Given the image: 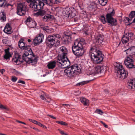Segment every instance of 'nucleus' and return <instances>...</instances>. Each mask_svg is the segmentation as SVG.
Masks as SVG:
<instances>
[{
    "mask_svg": "<svg viewBox=\"0 0 135 135\" xmlns=\"http://www.w3.org/2000/svg\"><path fill=\"white\" fill-rule=\"evenodd\" d=\"M24 40L22 38H21L18 42V46L19 47L21 50H25V52L26 53V55L27 56L31 57H32V56H37L35 55L32 51L30 48V46L27 45L25 42L24 41Z\"/></svg>",
    "mask_w": 135,
    "mask_h": 135,
    "instance_id": "39448f33",
    "label": "nucleus"
},
{
    "mask_svg": "<svg viewBox=\"0 0 135 135\" xmlns=\"http://www.w3.org/2000/svg\"><path fill=\"white\" fill-rule=\"evenodd\" d=\"M5 71V70L4 69H1L0 72L2 74H3Z\"/></svg>",
    "mask_w": 135,
    "mask_h": 135,
    "instance_id": "052dcab7",
    "label": "nucleus"
},
{
    "mask_svg": "<svg viewBox=\"0 0 135 135\" xmlns=\"http://www.w3.org/2000/svg\"><path fill=\"white\" fill-rule=\"evenodd\" d=\"M6 0H4L1 1H0V7H4L6 4Z\"/></svg>",
    "mask_w": 135,
    "mask_h": 135,
    "instance_id": "f704fd0d",
    "label": "nucleus"
},
{
    "mask_svg": "<svg viewBox=\"0 0 135 135\" xmlns=\"http://www.w3.org/2000/svg\"><path fill=\"white\" fill-rule=\"evenodd\" d=\"M90 80H86L83 81L79 82L76 84V85L77 86H82L89 83Z\"/></svg>",
    "mask_w": 135,
    "mask_h": 135,
    "instance_id": "c85d7f7f",
    "label": "nucleus"
},
{
    "mask_svg": "<svg viewBox=\"0 0 135 135\" xmlns=\"http://www.w3.org/2000/svg\"><path fill=\"white\" fill-rule=\"evenodd\" d=\"M71 40L70 39H65L64 40V41L66 43L69 44L71 42Z\"/></svg>",
    "mask_w": 135,
    "mask_h": 135,
    "instance_id": "a19ab883",
    "label": "nucleus"
},
{
    "mask_svg": "<svg viewBox=\"0 0 135 135\" xmlns=\"http://www.w3.org/2000/svg\"><path fill=\"white\" fill-rule=\"evenodd\" d=\"M29 24L31 25V26H30L31 28H34L37 25V23L35 21L33 20H32V21L31 22V23Z\"/></svg>",
    "mask_w": 135,
    "mask_h": 135,
    "instance_id": "2f4dec72",
    "label": "nucleus"
},
{
    "mask_svg": "<svg viewBox=\"0 0 135 135\" xmlns=\"http://www.w3.org/2000/svg\"><path fill=\"white\" fill-rule=\"evenodd\" d=\"M43 29L45 31L47 32H51L50 30L49 29V27L48 26H46V27H44Z\"/></svg>",
    "mask_w": 135,
    "mask_h": 135,
    "instance_id": "58836bf2",
    "label": "nucleus"
},
{
    "mask_svg": "<svg viewBox=\"0 0 135 135\" xmlns=\"http://www.w3.org/2000/svg\"><path fill=\"white\" fill-rule=\"evenodd\" d=\"M52 16L49 14L45 15L42 17V20L44 21H47V20L52 18Z\"/></svg>",
    "mask_w": 135,
    "mask_h": 135,
    "instance_id": "bb28decb",
    "label": "nucleus"
},
{
    "mask_svg": "<svg viewBox=\"0 0 135 135\" xmlns=\"http://www.w3.org/2000/svg\"><path fill=\"white\" fill-rule=\"evenodd\" d=\"M115 11L114 9L110 13H108L106 15L107 21L109 25L111 26H116L117 24V21L116 19L113 16L114 15Z\"/></svg>",
    "mask_w": 135,
    "mask_h": 135,
    "instance_id": "1a4fd4ad",
    "label": "nucleus"
},
{
    "mask_svg": "<svg viewBox=\"0 0 135 135\" xmlns=\"http://www.w3.org/2000/svg\"><path fill=\"white\" fill-rule=\"evenodd\" d=\"M66 39H71V36H68V35H67L66 36Z\"/></svg>",
    "mask_w": 135,
    "mask_h": 135,
    "instance_id": "bf43d9fd",
    "label": "nucleus"
},
{
    "mask_svg": "<svg viewBox=\"0 0 135 135\" xmlns=\"http://www.w3.org/2000/svg\"><path fill=\"white\" fill-rule=\"evenodd\" d=\"M135 82V79L131 78L128 80L127 82V87L129 89H133Z\"/></svg>",
    "mask_w": 135,
    "mask_h": 135,
    "instance_id": "a211bd4d",
    "label": "nucleus"
},
{
    "mask_svg": "<svg viewBox=\"0 0 135 135\" xmlns=\"http://www.w3.org/2000/svg\"><path fill=\"white\" fill-rule=\"evenodd\" d=\"M33 20V19L31 18L30 17H29L27 18L25 21V22H26V24L28 25L29 24L31 23V22L32 21V20Z\"/></svg>",
    "mask_w": 135,
    "mask_h": 135,
    "instance_id": "7c9ffc66",
    "label": "nucleus"
},
{
    "mask_svg": "<svg viewBox=\"0 0 135 135\" xmlns=\"http://www.w3.org/2000/svg\"><path fill=\"white\" fill-rule=\"evenodd\" d=\"M128 38L125 35H124L122 39V43L124 44H126L127 43L129 40Z\"/></svg>",
    "mask_w": 135,
    "mask_h": 135,
    "instance_id": "a878e982",
    "label": "nucleus"
},
{
    "mask_svg": "<svg viewBox=\"0 0 135 135\" xmlns=\"http://www.w3.org/2000/svg\"><path fill=\"white\" fill-rule=\"evenodd\" d=\"M116 75L118 77L123 79L127 78L128 75V72L123 68L117 72Z\"/></svg>",
    "mask_w": 135,
    "mask_h": 135,
    "instance_id": "ddd939ff",
    "label": "nucleus"
},
{
    "mask_svg": "<svg viewBox=\"0 0 135 135\" xmlns=\"http://www.w3.org/2000/svg\"><path fill=\"white\" fill-rule=\"evenodd\" d=\"M60 36L58 34L52 35H49L46 38L45 43L46 45L49 47H51L55 43L57 45L60 44Z\"/></svg>",
    "mask_w": 135,
    "mask_h": 135,
    "instance_id": "423d86ee",
    "label": "nucleus"
},
{
    "mask_svg": "<svg viewBox=\"0 0 135 135\" xmlns=\"http://www.w3.org/2000/svg\"><path fill=\"white\" fill-rule=\"evenodd\" d=\"M27 41H28V42H31V40L30 39H28V40Z\"/></svg>",
    "mask_w": 135,
    "mask_h": 135,
    "instance_id": "e2e57ef3",
    "label": "nucleus"
},
{
    "mask_svg": "<svg viewBox=\"0 0 135 135\" xmlns=\"http://www.w3.org/2000/svg\"><path fill=\"white\" fill-rule=\"evenodd\" d=\"M134 61L133 57L131 56H127L124 61V64L126 67L131 69H135V65L133 64Z\"/></svg>",
    "mask_w": 135,
    "mask_h": 135,
    "instance_id": "f8f14e48",
    "label": "nucleus"
},
{
    "mask_svg": "<svg viewBox=\"0 0 135 135\" xmlns=\"http://www.w3.org/2000/svg\"><path fill=\"white\" fill-rule=\"evenodd\" d=\"M55 0H48L47 5H50L51 3L53 4V3H56V2H55L54 1Z\"/></svg>",
    "mask_w": 135,
    "mask_h": 135,
    "instance_id": "ea45409f",
    "label": "nucleus"
},
{
    "mask_svg": "<svg viewBox=\"0 0 135 135\" xmlns=\"http://www.w3.org/2000/svg\"><path fill=\"white\" fill-rule=\"evenodd\" d=\"M99 3L102 6H105L108 2V0H98Z\"/></svg>",
    "mask_w": 135,
    "mask_h": 135,
    "instance_id": "c756f323",
    "label": "nucleus"
},
{
    "mask_svg": "<svg viewBox=\"0 0 135 135\" xmlns=\"http://www.w3.org/2000/svg\"><path fill=\"white\" fill-rule=\"evenodd\" d=\"M35 13V15L37 16H42L45 15L46 13V11L43 10H40Z\"/></svg>",
    "mask_w": 135,
    "mask_h": 135,
    "instance_id": "5701e85b",
    "label": "nucleus"
},
{
    "mask_svg": "<svg viewBox=\"0 0 135 135\" xmlns=\"http://www.w3.org/2000/svg\"><path fill=\"white\" fill-rule=\"evenodd\" d=\"M56 122L58 124H60L62 125L67 126L68 125V124L66 122H63L62 121H56Z\"/></svg>",
    "mask_w": 135,
    "mask_h": 135,
    "instance_id": "72a5a7b5",
    "label": "nucleus"
},
{
    "mask_svg": "<svg viewBox=\"0 0 135 135\" xmlns=\"http://www.w3.org/2000/svg\"><path fill=\"white\" fill-rule=\"evenodd\" d=\"M135 15V11H132L131 12L129 15V17L130 18H133Z\"/></svg>",
    "mask_w": 135,
    "mask_h": 135,
    "instance_id": "c9c22d12",
    "label": "nucleus"
},
{
    "mask_svg": "<svg viewBox=\"0 0 135 135\" xmlns=\"http://www.w3.org/2000/svg\"><path fill=\"white\" fill-rule=\"evenodd\" d=\"M80 71V69L78 65L74 64L65 69L64 73L65 75L70 78L79 74Z\"/></svg>",
    "mask_w": 135,
    "mask_h": 135,
    "instance_id": "20e7f679",
    "label": "nucleus"
},
{
    "mask_svg": "<svg viewBox=\"0 0 135 135\" xmlns=\"http://www.w3.org/2000/svg\"><path fill=\"white\" fill-rule=\"evenodd\" d=\"M62 13L64 16L71 19L76 15V11L74 8H66L64 9Z\"/></svg>",
    "mask_w": 135,
    "mask_h": 135,
    "instance_id": "9d476101",
    "label": "nucleus"
},
{
    "mask_svg": "<svg viewBox=\"0 0 135 135\" xmlns=\"http://www.w3.org/2000/svg\"><path fill=\"white\" fill-rule=\"evenodd\" d=\"M11 28H4L3 31L6 33L8 34L11 33L12 32L11 30Z\"/></svg>",
    "mask_w": 135,
    "mask_h": 135,
    "instance_id": "473e14b6",
    "label": "nucleus"
},
{
    "mask_svg": "<svg viewBox=\"0 0 135 135\" xmlns=\"http://www.w3.org/2000/svg\"><path fill=\"white\" fill-rule=\"evenodd\" d=\"M0 20L2 22L6 20V16L3 12L0 13Z\"/></svg>",
    "mask_w": 135,
    "mask_h": 135,
    "instance_id": "b1692460",
    "label": "nucleus"
},
{
    "mask_svg": "<svg viewBox=\"0 0 135 135\" xmlns=\"http://www.w3.org/2000/svg\"><path fill=\"white\" fill-rule=\"evenodd\" d=\"M37 124L40 126L41 127V126H43L42 124H41L40 123L38 122H37Z\"/></svg>",
    "mask_w": 135,
    "mask_h": 135,
    "instance_id": "4d7b16f0",
    "label": "nucleus"
},
{
    "mask_svg": "<svg viewBox=\"0 0 135 135\" xmlns=\"http://www.w3.org/2000/svg\"><path fill=\"white\" fill-rule=\"evenodd\" d=\"M44 39V36L42 33H40L37 37H35L33 41V43L34 45L39 44L42 42Z\"/></svg>",
    "mask_w": 135,
    "mask_h": 135,
    "instance_id": "4468645a",
    "label": "nucleus"
},
{
    "mask_svg": "<svg viewBox=\"0 0 135 135\" xmlns=\"http://www.w3.org/2000/svg\"><path fill=\"white\" fill-rule=\"evenodd\" d=\"M41 127H43L44 128H47V127H46V126H45V125H43L42 126H41Z\"/></svg>",
    "mask_w": 135,
    "mask_h": 135,
    "instance_id": "680f3d73",
    "label": "nucleus"
},
{
    "mask_svg": "<svg viewBox=\"0 0 135 135\" xmlns=\"http://www.w3.org/2000/svg\"><path fill=\"white\" fill-rule=\"evenodd\" d=\"M17 122H18L19 123H22V124H23L25 125L26 124V123H25L24 122H22V121H19V120H17Z\"/></svg>",
    "mask_w": 135,
    "mask_h": 135,
    "instance_id": "13d9d810",
    "label": "nucleus"
},
{
    "mask_svg": "<svg viewBox=\"0 0 135 135\" xmlns=\"http://www.w3.org/2000/svg\"><path fill=\"white\" fill-rule=\"evenodd\" d=\"M114 69L117 71V73L120 70L123 69V67L121 64H119L117 62L114 64Z\"/></svg>",
    "mask_w": 135,
    "mask_h": 135,
    "instance_id": "aec40b11",
    "label": "nucleus"
},
{
    "mask_svg": "<svg viewBox=\"0 0 135 135\" xmlns=\"http://www.w3.org/2000/svg\"><path fill=\"white\" fill-rule=\"evenodd\" d=\"M17 83H21V84H25V82L21 80H18V81Z\"/></svg>",
    "mask_w": 135,
    "mask_h": 135,
    "instance_id": "49530a36",
    "label": "nucleus"
},
{
    "mask_svg": "<svg viewBox=\"0 0 135 135\" xmlns=\"http://www.w3.org/2000/svg\"><path fill=\"white\" fill-rule=\"evenodd\" d=\"M9 48L5 50V54L4 56V58L6 60H9L10 58L11 57V55L9 52Z\"/></svg>",
    "mask_w": 135,
    "mask_h": 135,
    "instance_id": "412c9836",
    "label": "nucleus"
},
{
    "mask_svg": "<svg viewBox=\"0 0 135 135\" xmlns=\"http://www.w3.org/2000/svg\"><path fill=\"white\" fill-rule=\"evenodd\" d=\"M133 89H135V83H134V86H133Z\"/></svg>",
    "mask_w": 135,
    "mask_h": 135,
    "instance_id": "0e129e2a",
    "label": "nucleus"
},
{
    "mask_svg": "<svg viewBox=\"0 0 135 135\" xmlns=\"http://www.w3.org/2000/svg\"><path fill=\"white\" fill-rule=\"evenodd\" d=\"M126 20L128 21L129 19V18L127 17H126Z\"/></svg>",
    "mask_w": 135,
    "mask_h": 135,
    "instance_id": "69168bd1",
    "label": "nucleus"
},
{
    "mask_svg": "<svg viewBox=\"0 0 135 135\" xmlns=\"http://www.w3.org/2000/svg\"><path fill=\"white\" fill-rule=\"evenodd\" d=\"M80 101L84 106H88L89 103V100L86 98L82 97L80 98Z\"/></svg>",
    "mask_w": 135,
    "mask_h": 135,
    "instance_id": "4be33fe9",
    "label": "nucleus"
},
{
    "mask_svg": "<svg viewBox=\"0 0 135 135\" xmlns=\"http://www.w3.org/2000/svg\"><path fill=\"white\" fill-rule=\"evenodd\" d=\"M104 37L101 35H99L97 36V40L98 42L100 43L102 42L104 39Z\"/></svg>",
    "mask_w": 135,
    "mask_h": 135,
    "instance_id": "cd10ccee",
    "label": "nucleus"
},
{
    "mask_svg": "<svg viewBox=\"0 0 135 135\" xmlns=\"http://www.w3.org/2000/svg\"><path fill=\"white\" fill-rule=\"evenodd\" d=\"M102 122V123L103 124V125H104V126L105 128H108V126L105 123H104V122Z\"/></svg>",
    "mask_w": 135,
    "mask_h": 135,
    "instance_id": "6e6d98bb",
    "label": "nucleus"
},
{
    "mask_svg": "<svg viewBox=\"0 0 135 135\" xmlns=\"http://www.w3.org/2000/svg\"><path fill=\"white\" fill-rule=\"evenodd\" d=\"M0 108L1 109H4L6 110H8V109L7 107L4 106L2 104H0Z\"/></svg>",
    "mask_w": 135,
    "mask_h": 135,
    "instance_id": "37998d69",
    "label": "nucleus"
},
{
    "mask_svg": "<svg viewBox=\"0 0 135 135\" xmlns=\"http://www.w3.org/2000/svg\"><path fill=\"white\" fill-rule=\"evenodd\" d=\"M127 55H135V46H132L124 51Z\"/></svg>",
    "mask_w": 135,
    "mask_h": 135,
    "instance_id": "2eb2a0df",
    "label": "nucleus"
},
{
    "mask_svg": "<svg viewBox=\"0 0 135 135\" xmlns=\"http://www.w3.org/2000/svg\"><path fill=\"white\" fill-rule=\"evenodd\" d=\"M27 1L28 3L31 2L30 7L35 11L42 9L45 5L44 3L40 0H27Z\"/></svg>",
    "mask_w": 135,
    "mask_h": 135,
    "instance_id": "0eeeda50",
    "label": "nucleus"
},
{
    "mask_svg": "<svg viewBox=\"0 0 135 135\" xmlns=\"http://www.w3.org/2000/svg\"><path fill=\"white\" fill-rule=\"evenodd\" d=\"M84 41L80 40L79 41L76 40L73 46H72V51L76 57L79 58L82 56L85 52L83 45Z\"/></svg>",
    "mask_w": 135,
    "mask_h": 135,
    "instance_id": "7ed1b4c3",
    "label": "nucleus"
},
{
    "mask_svg": "<svg viewBox=\"0 0 135 135\" xmlns=\"http://www.w3.org/2000/svg\"><path fill=\"white\" fill-rule=\"evenodd\" d=\"M106 69V66H98L95 68L94 72L96 74L100 73Z\"/></svg>",
    "mask_w": 135,
    "mask_h": 135,
    "instance_id": "f3484780",
    "label": "nucleus"
},
{
    "mask_svg": "<svg viewBox=\"0 0 135 135\" xmlns=\"http://www.w3.org/2000/svg\"><path fill=\"white\" fill-rule=\"evenodd\" d=\"M40 98L41 99H42L43 100H46V99L44 97V95H41L40 96Z\"/></svg>",
    "mask_w": 135,
    "mask_h": 135,
    "instance_id": "09e8293b",
    "label": "nucleus"
},
{
    "mask_svg": "<svg viewBox=\"0 0 135 135\" xmlns=\"http://www.w3.org/2000/svg\"><path fill=\"white\" fill-rule=\"evenodd\" d=\"M56 64H57V61H50L47 63V66L49 69H53L55 67Z\"/></svg>",
    "mask_w": 135,
    "mask_h": 135,
    "instance_id": "6ab92c4d",
    "label": "nucleus"
},
{
    "mask_svg": "<svg viewBox=\"0 0 135 135\" xmlns=\"http://www.w3.org/2000/svg\"><path fill=\"white\" fill-rule=\"evenodd\" d=\"M14 73L16 75H18L21 74V73L19 72L16 70L15 69H14Z\"/></svg>",
    "mask_w": 135,
    "mask_h": 135,
    "instance_id": "79ce46f5",
    "label": "nucleus"
},
{
    "mask_svg": "<svg viewBox=\"0 0 135 135\" xmlns=\"http://www.w3.org/2000/svg\"><path fill=\"white\" fill-rule=\"evenodd\" d=\"M60 134L62 135H68L67 133H64L63 131H61L60 129H59Z\"/></svg>",
    "mask_w": 135,
    "mask_h": 135,
    "instance_id": "c03bdc74",
    "label": "nucleus"
},
{
    "mask_svg": "<svg viewBox=\"0 0 135 135\" xmlns=\"http://www.w3.org/2000/svg\"><path fill=\"white\" fill-rule=\"evenodd\" d=\"M62 105H65L66 107L68 108H69L70 107V105L69 104H62Z\"/></svg>",
    "mask_w": 135,
    "mask_h": 135,
    "instance_id": "8fccbe9b",
    "label": "nucleus"
},
{
    "mask_svg": "<svg viewBox=\"0 0 135 135\" xmlns=\"http://www.w3.org/2000/svg\"><path fill=\"white\" fill-rule=\"evenodd\" d=\"M42 1V2H43L44 3H45L47 5V4L48 3V0H41Z\"/></svg>",
    "mask_w": 135,
    "mask_h": 135,
    "instance_id": "864d4df0",
    "label": "nucleus"
},
{
    "mask_svg": "<svg viewBox=\"0 0 135 135\" xmlns=\"http://www.w3.org/2000/svg\"><path fill=\"white\" fill-rule=\"evenodd\" d=\"M17 80V78L15 76H12V80L13 82H16Z\"/></svg>",
    "mask_w": 135,
    "mask_h": 135,
    "instance_id": "a18cd8bd",
    "label": "nucleus"
},
{
    "mask_svg": "<svg viewBox=\"0 0 135 135\" xmlns=\"http://www.w3.org/2000/svg\"><path fill=\"white\" fill-rule=\"evenodd\" d=\"M105 91H107V93H109L107 89L105 90Z\"/></svg>",
    "mask_w": 135,
    "mask_h": 135,
    "instance_id": "774afa93",
    "label": "nucleus"
},
{
    "mask_svg": "<svg viewBox=\"0 0 135 135\" xmlns=\"http://www.w3.org/2000/svg\"><path fill=\"white\" fill-rule=\"evenodd\" d=\"M89 56L94 63L97 64L101 63L104 57V55L102 51L97 49V47L94 46L90 48Z\"/></svg>",
    "mask_w": 135,
    "mask_h": 135,
    "instance_id": "f03ea898",
    "label": "nucleus"
},
{
    "mask_svg": "<svg viewBox=\"0 0 135 135\" xmlns=\"http://www.w3.org/2000/svg\"><path fill=\"white\" fill-rule=\"evenodd\" d=\"M27 10V6L25 3H21L17 6L16 12L18 15L23 16L26 14Z\"/></svg>",
    "mask_w": 135,
    "mask_h": 135,
    "instance_id": "9b49d317",
    "label": "nucleus"
},
{
    "mask_svg": "<svg viewBox=\"0 0 135 135\" xmlns=\"http://www.w3.org/2000/svg\"><path fill=\"white\" fill-rule=\"evenodd\" d=\"M29 120L30 121L32 122L33 123L35 124H37V123L38 122L35 120H32L31 119H30Z\"/></svg>",
    "mask_w": 135,
    "mask_h": 135,
    "instance_id": "de8ad7c7",
    "label": "nucleus"
},
{
    "mask_svg": "<svg viewBox=\"0 0 135 135\" xmlns=\"http://www.w3.org/2000/svg\"><path fill=\"white\" fill-rule=\"evenodd\" d=\"M57 64L61 68H67L70 65V61L67 57L58 56L57 57Z\"/></svg>",
    "mask_w": 135,
    "mask_h": 135,
    "instance_id": "6e6552de",
    "label": "nucleus"
},
{
    "mask_svg": "<svg viewBox=\"0 0 135 135\" xmlns=\"http://www.w3.org/2000/svg\"><path fill=\"white\" fill-rule=\"evenodd\" d=\"M100 19L103 24H105L106 22L105 17L104 16H101Z\"/></svg>",
    "mask_w": 135,
    "mask_h": 135,
    "instance_id": "4c0bfd02",
    "label": "nucleus"
},
{
    "mask_svg": "<svg viewBox=\"0 0 135 135\" xmlns=\"http://www.w3.org/2000/svg\"><path fill=\"white\" fill-rule=\"evenodd\" d=\"M47 116H49L50 118H51L53 119H56V118L55 117H54L53 115H50L49 114H48L47 115Z\"/></svg>",
    "mask_w": 135,
    "mask_h": 135,
    "instance_id": "603ef678",
    "label": "nucleus"
},
{
    "mask_svg": "<svg viewBox=\"0 0 135 135\" xmlns=\"http://www.w3.org/2000/svg\"><path fill=\"white\" fill-rule=\"evenodd\" d=\"M133 22L135 23V18H134V19L133 20Z\"/></svg>",
    "mask_w": 135,
    "mask_h": 135,
    "instance_id": "338daca9",
    "label": "nucleus"
},
{
    "mask_svg": "<svg viewBox=\"0 0 135 135\" xmlns=\"http://www.w3.org/2000/svg\"><path fill=\"white\" fill-rule=\"evenodd\" d=\"M59 53L62 55V57H66L68 54V50L65 46H61L60 47L59 49Z\"/></svg>",
    "mask_w": 135,
    "mask_h": 135,
    "instance_id": "dca6fc26",
    "label": "nucleus"
},
{
    "mask_svg": "<svg viewBox=\"0 0 135 135\" xmlns=\"http://www.w3.org/2000/svg\"><path fill=\"white\" fill-rule=\"evenodd\" d=\"M95 112L100 115H102L103 113V112L100 109H97L95 110Z\"/></svg>",
    "mask_w": 135,
    "mask_h": 135,
    "instance_id": "e433bc0d",
    "label": "nucleus"
},
{
    "mask_svg": "<svg viewBox=\"0 0 135 135\" xmlns=\"http://www.w3.org/2000/svg\"><path fill=\"white\" fill-rule=\"evenodd\" d=\"M26 53H24L22 56L18 53H15L12 59V61L14 63L18 64L20 62L26 61L28 63H36L38 59L37 56H32L31 57L27 56Z\"/></svg>",
    "mask_w": 135,
    "mask_h": 135,
    "instance_id": "f257e3e1",
    "label": "nucleus"
},
{
    "mask_svg": "<svg viewBox=\"0 0 135 135\" xmlns=\"http://www.w3.org/2000/svg\"><path fill=\"white\" fill-rule=\"evenodd\" d=\"M54 2H56V3H53V4H57L59 3L60 2V1H59V0H55L54 1Z\"/></svg>",
    "mask_w": 135,
    "mask_h": 135,
    "instance_id": "5fc2aeb1",
    "label": "nucleus"
},
{
    "mask_svg": "<svg viewBox=\"0 0 135 135\" xmlns=\"http://www.w3.org/2000/svg\"><path fill=\"white\" fill-rule=\"evenodd\" d=\"M11 28L10 25L9 24H7L6 25V26L4 28Z\"/></svg>",
    "mask_w": 135,
    "mask_h": 135,
    "instance_id": "3c124183",
    "label": "nucleus"
},
{
    "mask_svg": "<svg viewBox=\"0 0 135 135\" xmlns=\"http://www.w3.org/2000/svg\"><path fill=\"white\" fill-rule=\"evenodd\" d=\"M125 35L128 38H129V40L133 39L134 34L133 32H127L125 33Z\"/></svg>",
    "mask_w": 135,
    "mask_h": 135,
    "instance_id": "393cba45",
    "label": "nucleus"
}]
</instances>
